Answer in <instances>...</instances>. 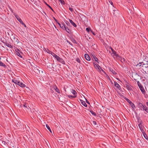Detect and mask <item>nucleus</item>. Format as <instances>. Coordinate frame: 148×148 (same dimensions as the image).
I'll return each mask as SVG.
<instances>
[{
    "mask_svg": "<svg viewBox=\"0 0 148 148\" xmlns=\"http://www.w3.org/2000/svg\"><path fill=\"white\" fill-rule=\"evenodd\" d=\"M138 107L142 111H145L147 112L148 113V108L145 105H143L141 103H139L138 104Z\"/></svg>",
    "mask_w": 148,
    "mask_h": 148,
    "instance_id": "obj_1",
    "label": "nucleus"
},
{
    "mask_svg": "<svg viewBox=\"0 0 148 148\" xmlns=\"http://www.w3.org/2000/svg\"><path fill=\"white\" fill-rule=\"evenodd\" d=\"M12 81L13 83L18 85L21 87L24 88L25 87V84H23L22 82H20V81H18L17 79H12Z\"/></svg>",
    "mask_w": 148,
    "mask_h": 148,
    "instance_id": "obj_2",
    "label": "nucleus"
},
{
    "mask_svg": "<svg viewBox=\"0 0 148 148\" xmlns=\"http://www.w3.org/2000/svg\"><path fill=\"white\" fill-rule=\"evenodd\" d=\"M125 86L128 90L130 91L132 90V86L127 81H126L125 83Z\"/></svg>",
    "mask_w": 148,
    "mask_h": 148,
    "instance_id": "obj_3",
    "label": "nucleus"
},
{
    "mask_svg": "<svg viewBox=\"0 0 148 148\" xmlns=\"http://www.w3.org/2000/svg\"><path fill=\"white\" fill-rule=\"evenodd\" d=\"M125 99L127 101V102L129 103L131 106L132 108L133 109H134L135 108V106L134 103L131 102L129 99L126 98H125Z\"/></svg>",
    "mask_w": 148,
    "mask_h": 148,
    "instance_id": "obj_4",
    "label": "nucleus"
},
{
    "mask_svg": "<svg viewBox=\"0 0 148 148\" xmlns=\"http://www.w3.org/2000/svg\"><path fill=\"white\" fill-rule=\"evenodd\" d=\"M111 55L113 56H115L116 58L117 59H119L121 57L118 54H117L116 52L114 51L112 52V53H111Z\"/></svg>",
    "mask_w": 148,
    "mask_h": 148,
    "instance_id": "obj_5",
    "label": "nucleus"
},
{
    "mask_svg": "<svg viewBox=\"0 0 148 148\" xmlns=\"http://www.w3.org/2000/svg\"><path fill=\"white\" fill-rule=\"evenodd\" d=\"M5 44V45L10 48H12V46L11 45L10 42H4V41H2Z\"/></svg>",
    "mask_w": 148,
    "mask_h": 148,
    "instance_id": "obj_6",
    "label": "nucleus"
},
{
    "mask_svg": "<svg viewBox=\"0 0 148 148\" xmlns=\"http://www.w3.org/2000/svg\"><path fill=\"white\" fill-rule=\"evenodd\" d=\"M15 53L18 56L20 57L21 58H22V56L21 55V54H20L21 52L20 51L19 49H16L15 50Z\"/></svg>",
    "mask_w": 148,
    "mask_h": 148,
    "instance_id": "obj_7",
    "label": "nucleus"
},
{
    "mask_svg": "<svg viewBox=\"0 0 148 148\" xmlns=\"http://www.w3.org/2000/svg\"><path fill=\"white\" fill-rule=\"evenodd\" d=\"M140 65H139V64H137L136 66L137 67H139L140 66H142L143 68H147L148 67V64H140Z\"/></svg>",
    "mask_w": 148,
    "mask_h": 148,
    "instance_id": "obj_8",
    "label": "nucleus"
},
{
    "mask_svg": "<svg viewBox=\"0 0 148 148\" xmlns=\"http://www.w3.org/2000/svg\"><path fill=\"white\" fill-rule=\"evenodd\" d=\"M15 16L17 20L20 23L22 24L23 23V21H22L19 16L17 15H15Z\"/></svg>",
    "mask_w": 148,
    "mask_h": 148,
    "instance_id": "obj_9",
    "label": "nucleus"
},
{
    "mask_svg": "<svg viewBox=\"0 0 148 148\" xmlns=\"http://www.w3.org/2000/svg\"><path fill=\"white\" fill-rule=\"evenodd\" d=\"M58 61L59 62H60L62 64H65V62L64 60L62 58L60 57H59L58 59Z\"/></svg>",
    "mask_w": 148,
    "mask_h": 148,
    "instance_id": "obj_10",
    "label": "nucleus"
},
{
    "mask_svg": "<svg viewBox=\"0 0 148 148\" xmlns=\"http://www.w3.org/2000/svg\"><path fill=\"white\" fill-rule=\"evenodd\" d=\"M114 83L115 86L116 87L117 89L120 90L121 87L119 84L116 82H114Z\"/></svg>",
    "mask_w": 148,
    "mask_h": 148,
    "instance_id": "obj_11",
    "label": "nucleus"
},
{
    "mask_svg": "<svg viewBox=\"0 0 148 148\" xmlns=\"http://www.w3.org/2000/svg\"><path fill=\"white\" fill-rule=\"evenodd\" d=\"M84 57L87 60L90 61V58L88 54H85Z\"/></svg>",
    "mask_w": 148,
    "mask_h": 148,
    "instance_id": "obj_12",
    "label": "nucleus"
},
{
    "mask_svg": "<svg viewBox=\"0 0 148 148\" xmlns=\"http://www.w3.org/2000/svg\"><path fill=\"white\" fill-rule=\"evenodd\" d=\"M13 41L16 44L19 42V40L16 37H14L13 38Z\"/></svg>",
    "mask_w": 148,
    "mask_h": 148,
    "instance_id": "obj_13",
    "label": "nucleus"
},
{
    "mask_svg": "<svg viewBox=\"0 0 148 148\" xmlns=\"http://www.w3.org/2000/svg\"><path fill=\"white\" fill-rule=\"evenodd\" d=\"M69 21L75 27H76L77 26L76 25L75 23L71 19H69Z\"/></svg>",
    "mask_w": 148,
    "mask_h": 148,
    "instance_id": "obj_14",
    "label": "nucleus"
},
{
    "mask_svg": "<svg viewBox=\"0 0 148 148\" xmlns=\"http://www.w3.org/2000/svg\"><path fill=\"white\" fill-rule=\"evenodd\" d=\"M109 70L113 74H114L116 75V74L117 73L114 70H113L112 68H109Z\"/></svg>",
    "mask_w": 148,
    "mask_h": 148,
    "instance_id": "obj_15",
    "label": "nucleus"
},
{
    "mask_svg": "<svg viewBox=\"0 0 148 148\" xmlns=\"http://www.w3.org/2000/svg\"><path fill=\"white\" fill-rule=\"evenodd\" d=\"M60 27L63 29H64L65 28V25L64 23H62Z\"/></svg>",
    "mask_w": 148,
    "mask_h": 148,
    "instance_id": "obj_16",
    "label": "nucleus"
},
{
    "mask_svg": "<svg viewBox=\"0 0 148 148\" xmlns=\"http://www.w3.org/2000/svg\"><path fill=\"white\" fill-rule=\"evenodd\" d=\"M80 101L81 102V103L83 106H84L86 107L87 106V105L86 103L85 102L82 100L80 99Z\"/></svg>",
    "mask_w": 148,
    "mask_h": 148,
    "instance_id": "obj_17",
    "label": "nucleus"
},
{
    "mask_svg": "<svg viewBox=\"0 0 148 148\" xmlns=\"http://www.w3.org/2000/svg\"><path fill=\"white\" fill-rule=\"evenodd\" d=\"M92 56L93 58L98 63H99V62L98 61V59L94 55H92Z\"/></svg>",
    "mask_w": 148,
    "mask_h": 148,
    "instance_id": "obj_18",
    "label": "nucleus"
},
{
    "mask_svg": "<svg viewBox=\"0 0 148 148\" xmlns=\"http://www.w3.org/2000/svg\"><path fill=\"white\" fill-rule=\"evenodd\" d=\"M64 29L65 30L66 32L69 33H71V31L70 30L69 28L67 27H65V28Z\"/></svg>",
    "mask_w": 148,
    "mask_h": 148,
    "instance_id": "obj_19",
    "label": "nucleus"
},
{
    "mask_svg": "<svg viewBox=\"0 0 148 148\" xmlns=\"http://www.w3.org/2000/svg\"><path fill=\"white\" fill-rule=\"evenodd\" d=\"M89 111L92 114V115L94 116H96V115H97L96 113L95 112H94L92 110H89Z\"/></svg>",
    "mask_w": 148,
    "mask_h": 148,
    "instance_id": "obj_20",
    "label": "nucleus"
},
{
    "mask_svg": "<svg viewBox=\"0 0 148 148\" xmlns=\"http://www.w3.org/2000/svg\"><path fill=\"white\" fill-rule=\"evenodd\" d=\"M0 66H3L5 68L6 67V66L1 61H0Z\"/></svg>",
    "mask_w": 148,
    "mask_h": 148,
    "instance_id": "obj_21",
    "label": "nucleus"
},
{
    "mask_svg": "<svg viewBox=\"0 0 148 148\" xmlns=\"http://www.w3.org/2000/svg\"><path fill=\"white\" fill-rule=\"evenodd\" d=\"M142 92V93L143 94H144L145 92V90L144 89V88H143V86H142V88L140 87L139 88Z\"/></svg>",
    "mask_w": 148,
    "mask_h": 148,
    "instance_id": "obj_22",
    "label": "nucleus"
},
{
    "mask_svg": "<svg viewBox=\"0 0 148 148\" xmlns=\"http://www.w3.org/2000/svg\"><path fill=\"white\" fill-rule=\"evenodd\" d=\"M140 64H148V61H146V60H144L142 62H140L139 63Z\"/></svg>",
    "mask_w": 148,
    "mask_h": 148,
    "instance_id": "obj_23",
    "label": "nucleus"
},
{
    "mask_svg": "<svg viewBox=\"0 0 148 148\" xmlns=\"http://www.w3.org/2000/svg\"><path fill=\"white\" fill-rule=\"evenodd\" d=\"M48 53L49 54H51V55H52L53 56L55 54L54 53L49 50V49H48Z\"/></svg>",
    "mask_w": 148,
    "mask_h": 148,
    "instance_id": "obj_24",
    "label": "nucleus"
},
{
    "mask_svg": "<svg viewBox=\"0 0 148 148\" xmlns=\"http://www.w3.org/2000/svg\"><path fill=\"white\" fill-rule=\"evenodd\" d=\"M144 138L147 140H148V137L145 133H144L143 134Z\"/></svg>",
    "mask_w": 148,
    "mask_h": 148,
    "instance_id": "obj_25",
    "label": "nucleus"
},
{
    "mask_svg": "<svg viewBox=\"0 0 148 148\" xmlns=\"http://www.w3.org/2000/svg\"><path fill=\"white\" fill-rule=\"evenodd\" d=\"M137 143L139 145L141 144V140L139 138L137 139Z\"/></svg>",
    "mask_w": 148,
    "mask_h": 148,
    "instance_id": "obj_26",
    "label": "nucleus"
},
{
    "mask_svg": "<svg viewBox=\"0 0 148 148\" xmlns=\"http://www.w3.org/2000/svg\"><path fill=\"white\" fill-rule=\"evenodd\" d=\"M46 127L47 128V129L49 130V131L51 133H52V132H51V129H50L49 126L47 124L46 125Z\"/></svg>",
    "mask_w": 148,
    "mask_h": 148,
    "instance_id": "obj_27",
    "label": "nucleus"
},
{
    "mask_svg": "<svg viewBox=\"0 0 148 148\" xmlns=\"http://www.w3.org/2000/svg\"><path fill=\"white\" fill-rule=\"evenodd\" d=\"M137 84L139 88L141 87L142 88L143 86H142L141 83L138 81L137 82Z\"/></svg>",
    "mask_w": 148,
    "mask_h": 148,
    "instance_id": "obj_28",
    "label": "nucleus"
},
{
    "mask_svg": "<svg viewBox=\"0 0 148 148\" xmlns=\"http://www.w3.org/2000/svg\"><path fill=\"white\" fill-rule=\"evenodd\" d=\"M45 4L52 11L54 12V11L53 9L47 3H45Z\"/></svg>",
    "mask_w": 148,
    "mask_h": 148,
    "instance_id": "obj_29",
    "label": "nucleus"
},
{
    "mask_svg": "<svg viewBox=\"0 0 148 148\" xmlns=\"http://www.w3.org/2000/svg\"><path fill=\"white\" fill-rule=\"evenodd\" d=\"M86 31L88 32H89L90 31V32L91 30L90 28H89V27L86 28Z\"/></svg>",
    "mask_w": 148,
    "mask_h": 148,
    "instance_id": "obj_30",
    "label": "nucleus"
},
{
    "mask_svg": "<svg viewBox=\"0 0 148 148\" xmlns=\"http://www.w3.org/2000/svg\"><path fill=\"white\" fill-rule=\"evenodd\" d=\"M68 97H69V98H71V97L74 98L76 97V96H72L71 95H69L68 96Z\"/></svg>",
    "mask_w": 148,
    "mask_h": 148,
    "instance_id": "obj_31",
    "label": "nucleus"
},
{
    "mask_svg": "<svg viewBox=\"0 0 148 148\" xmlns=\"http://www.w3.org/2000/svg\"><path fill=\"white\" fill-rule=\"evenodd\" d=\"M56 92H57L58 93H60V91L58 88H57L56 89Z\"/></svg>",
    "mask_w": 148,
    "mask_h": 148,
    "instance_id": "obj_32",
    "label": "nucleus"
},
{
    "mask_svg": "<svg viewBox=\"0 0 148 148\" xmlns=\"http://www.w3.org/2000/svg\"><path fill=\"white\" fill-rule=\"evenodd\" d=\"M138 127L140 128V130L143 128V127L142 126V125L141 123H140L138 125Z\"/></svg>",
    "mask_w": 148,
    "mask_h": 148,
    "instance_id": "obj_33",
    "label": "nucleus"
},
{
    "mask_svg": "<svg viewBox=\"0 0 148 148\" xmlns=\"http://www.w3.org/2000/svg\"><path fill=\"white\" fill-rule=\"evenodd\" d=\"M48 49H46L45 48H44L43 49V50L44 51H45L46 52H47V53H48Z\"/></svg>",
    "mask_w": 148,
    "mask_h": 148,
    "instance_id": "obj_34",
    "label": "nucleus"
},
{
    "mask_svg": "<svg viewBox=\"0 0 148 148\" xmlns=\"http://www.w3.org/2000/svg\"><path fill=\"white\" fill-rule=\"evenodd\" d=\"M76 61L80 63V60L79 58H77L76 59Z\"/></svg>",
    "mask_w": 148,
    "mask_h": 148,
    "instance_id": "obj_35",
    "label": "nucleus"
},
{
    "mask_svg": "<svg viewBox=\"0 0 148 148\" xmlns=\"http://www.w3.org/2000/svg\"><path fill=\"white\" fill-rule=\"evenodd\" d=\"M72 93L73 94L75 95L76 93V92L75 90H73L72 92Z\"/></svg>",
    "mask_w": 148,
    "mask_h": 148,
    "instance_id": "obj_36",
    "label": "nucleus"
},
{
    "mask_svg": "<svg viewBox=\"0 0 148 148\" xmlns=\"http://www.w3.org/2000/svg\"><path fill=\"white\" fill-rule=\"evenodd\" d=\"M2 143L4 145H6V144H7V143L5 141H2Z\"/></svg>",
    "mask_w": 148,
    "mask_h": 148,
    "instance_id": "obj_37",
    "label": "nucleus"
},
{
    "mask_svg": "<svg viewBox=\"0 0 148 148\" xmlns=\"http://www.w3.org/2000/svg\"><path fill=\"white\" fill-rule=\"evenodd\" d=\"M141 132H142V133H143H143H145V132L144 131V130L143 128L141 129L140 130Z\"/></svg>",
    "mask_w": 148,
    "mask_h": 148,
    "instance_id": "obj_38",
    "label": "nucleus"
},
{
    "mask_svg": "<svg viewBox=\"0 0 148 148\" xmlns=\"http://www.w3.org/2000/svg\"><path fill=\"white\" fill-rule=\"evenodd\" d=\"M61 4L64 5L65 4V3L64 2V1L63 0H62L61 1V2H60Z\"/></svg>",
    "mask_w": 148,
    "mask_h": 148,
    "instance_id": "obj_39",
    "label": "nucleus"
},
{
    "mask_svg": "<svg viewBox=\"0 0 148 148\" xmlns=\"http://www.w3.org/2000/svg\"><path fill=\"white\" fill-rule=\"evenodd\" d=\"M69 10L71 12H73V9L72 8L69 7Z\"/></svg>",
    "mask_w": 148,
    "mask_h": 148,
    "instance_id": "obj_40",
    "label": "nucleus"
},
{
    "mask_svg": "<svg viewBox=\"0 0 148 148\" xmlns=\"http://www.w3.org/2000/svg\"><path fill=\"white\" fill-rule=\"evenodd\" d=\"M53 88H54V89H55L56 90V89L57 88H58V87H57V86H56V85H55L54 86H53Z\"/></svg>",
    "mask_w": 148,
    "mask_h": 148,
    "instance_id": "obj_41",
    "label": "nucleus"
},
{
    "mask_svg": "<svg viewBox=\"0 0 148 148\" xmlns=\"http://www.w3.org/2000/svg\"><path fill=\"white\" fill-rule=\"evenodd\" d=\"M23 106L27 108V104L26 103H25L24 104Z\"/></svg>",
    "mask_w": 148,
    "mask_h": 148,
    "instance_id": "obj_42",
    "label": "nucleus"
},
{
    "mask_svg": "<svg viewBox=\"0 0 148 148\" xmlns=\"http://www.w3.org/2000/svg\"><path fill=\"white\" fill-rule=\"evenodd\" d=\"M65 23L68 25H70L69 23L67 21H66Z\"/></svg>",
    "mask_w": 148,
    "mask_h": 148,
    "instance_id": "obj_43",
    "label": "nucleus"
},
{
    "mask_svg": "<svg viewBox=\"0 0 148 148\" xmlns=\"http://www.w3.org/2000/svg\"><path fill=\"white\" fill-rule=\"evenodd\" d=\"M66 41L69 44H70V45H72V43L70 42L69 41H68V40H66Z\"/></svg>",
    "mask_w": 148,
    "mask_h": 148,
    "instance_id": "obj_44",
    "label": "nucleus"
},
{
    "mask_svg": "<svg viewBox=\"0 0 148 148\" xmlns=\"http://www.w3.org/2000/svg\"><path fill=\"white\" fill-rule=\"evenodd\" d=\"M93 124L94 125H96L97 124L96 122L95 121H93Z\"/></svg>",
    "mask_w": 148,
    "mask_h": 148,
    "instance_id": "obj_45",
    "label": "nucleus"
},
{
    "mask_svg": "<svg viewBox=\"0 0 148 148\" xmlns=\"http://www.w3.org/2000/svg\"><path fill=\"white\" fill-rule=\"evenodd\" d=\"M53 18L56 23H58V21L56 19V18L54 17H53Z\"/></svg>",
    "mask_w": 148,
    "mask_h": 148,
    "instance_id": "obj_46",
    "label": "nucleus"
},
{
    "mask_svg": "<svg viewBox=\"0 0 148 148\" xmlns=\"http://www.w3.org/2000/svg\"><path fill=\"white\" fill-rule=\"evenodd\" d=\"M21 24H22V25H23V26H24L25 27H26V25L25 24V23H23H23H22Z\"/></svg>",
    "mask_w": 148,
    "mask_h": 148,
    "instance_id": "obj_47",
    "label": "nucleus"
},
{
    "mask_svg": "<svg viewBox=\"0 0 148 148\" xmlns=\"http://www.w3.org/2000/svg\"><path fill=\"white\" fill-rule=\"evenodd\" d=\"M94 35H95V34L93 32V31L91 30V31H90Z\"/></svg>",
    "mask_w": 148,
    "mask_h": 148,
    "instance_id": "obj_48",
    "label": "nucleus"
},
{
    "mask_svg": "<svg viewBox=\"0 0 148 148\" xmlns=\"http://www.w3.org/2000/svg\"><path fill=\"white\" fill-rule=\"evenodd\" d=\"M59 58V57L58 56H57L56 58H56L57 60L58 61V58Z\"/></svg>",
    "mask_w": 148,
    "mask_h": 148,
    "instance_id": "obj_49",
    "label": "nucleus"
},
{
    "mask_svg": "<svg viewBox=\"0 0 148 148\" xmlns=\"http://www.w3.org/2000/svg\"><path fill=\"white\" fill-rule=\"evenodd\" d=\"M110 48L111 49V50L112 52L114 51L111 47H110Z\"/></svg>",
    "mask_w": 148,
    "mask_h": 148,
    "instance_id": "obj_50",
    "label": "nucleus"
},
{
    "mask_svg": "<svg viewBox=\"0 0 148 148\" xmlns=\"http://www.w3.org/2000/svg\"><path fill=\"white\" fill-rule=\"evenodd\" d=\"M86 102L87 103H88V104H90V103L86 99Z\"/></svg>",
    "mask_w": 148,
    "mask_h": 148,
    "instance_id": "obj_51",
    "label": "nucleus"
},
{
    "mask_svg": "<svg viewBox=\"0 0 148 148\" xmlns=\"http://www.w3.org/2000/svg\"><path fill=\"white\" fill-rule=\"evenodd\" d=\"M57 56H58L55 54L53 56L54 58H56Z\"/></svg>",
    "mask_w": 148,
    "mask_h": 148,
    "instance_id": "obj_52",
    "label": "nucleus"
},
{
    "mask_svg": "<svg viewBox=\"0 0 148 148\" xmlns=\"http://www.w3.org/2000/svg\"><path fill=\"white\" fill-rule=\"evenodd\" d=\"M148 60V58H145V59H144V60H146V61H148V60Z\"/></svg>",
    "mask_w": 148,
    "mask_h": 148,
    "instance_id": "obj_53",
    "label": "nucleus"
},
{
    "mask_svg": "<svg viewBox=\"0 0 148 148\" xmlns=\"http://www.w3.org/2000/svg\"><path fill=\"white\" fill-rule=\"evenodd\" d=\"M57 23L58 24V25L60 27L61 24H60V23H58H58Z\"/></svg>",
    "mask_w": 148,
    "mask_h": 148,
    "instance_id": "obj_54",
    "label": "nucleus"
},
{
    "mask_svg": "<svg viewBox=\"0 0 148 148\" xmlns=\"http://www.w3.org/2000/svg\"><path fill=\"white\" fill-rule=\"evenodd\" d=\"M10 10L12 12H13V10L11 8H10Z\"/></svg>",
    "mask_w": 148,
    "mask_h": 148,
    "instance_id": "obj_55",
    "label": "nucleus"
},
{
    "mask_svg": "<svg viewBox=\"0 0 148 148\" xmlns=\"http://www.w3.org/2000/svg\"><path fill=\"white\" fill-rule=\"evenodd\" d=\"M73 42H74V43H76V41L75 40V39H73Z\"/></svg>",
    "mask_w": 148,
    "mask_h": 148,
    "instance_id": "obj_56",
    "label": "nucleus"
},
{
    "mask_svg": "<svg viewBox=\"0 0 148 148\" xmlns=\"http://www.w3.org/2000/svg\"><path fill=\"white\" fill-rule=\"evenodd\" d=\"M95 65V67H96L95 65H96V66H97V65H98V66H99V67H100V66H99L98 64H95V65Z\"/></svg>",
    "mask_w": 148,
    "mask_h": 148,
    "instance_id": "obj_57",
    "label": "nucleus"
},
{
    "mask_svg": "<svg viewBox=\"0 0 148 148\" xmlns=\"http://www.w3.org/2000/svg\"><path fill=\"white\" fill-rule=\"evenodd\" d=\"M110 3L111 5H113V3L112 1L110 2Z\"/></svg>",
    "mask_w": 148,
    "mask_h": 148,
    "instance_id": "obj_58",
    "label": "nucleus"
},
{
    "mask_svg": "<svg viewBox=\"0 0 148 148\" xmlns=\"http://www.w3.org/2000/svg\"><path fill=\"white\" fill-rule=\"evenodd\" d=\"M146 103L147 106H148V102H147Z\"/></svg>",
    "mask_w": 148,
    "mask_h": 148,
    "instance_id": "obj_59",
    "label": "nucleus"
},
{
    "mask_svg": "<svg viewBox=\"0 0 148 148\" xmlns=\"http://www.w3.org/2000/svg\"><path fill=\"white\" fill-rule=\"evenodd\" d=\"M62 0H60V1H60V2H61V1H62Z\"/></svg>",
    "mask_w": 148,
    "mask_h": 148,
    "instance_id": "obj_60",
    "label": "nucleus"
},
{
    "mask_svg": "<svg viewBox=\"0 0 148 148\" xmlns=\"http://www.w3.org/2000/svg\"><path fill=\"white\" fill-rule=\"evenodd\" d=\"M145 72L146 73V71H145Z\"/></svg>",
    "mask_w": 148,
    "mask_h": 148,
    "instance_id": "obj_61",
    "label": "nucleus"
},
{
    "mask_svg": "<svg viewBox=\"0 0 148 148\" xmlns=\"http://www.w3.org/2000/svg\"><path fill=\"white\" fill-rule=\"evenodd\" d=\"M136 75H138V76H139V75H138V74H137V73H136Z\"/></svg>",
    "mask_w": 148,
    "mask_h": 148,
    "instance_id": "obj_62",
    "label": "nucleus"
},
{
    "mask_svg": "<svg viewBox=\"0 0 148 148\" xmlns=\"http://www.w3.org/2000/svg\"><path fill=\"white\" fill-rule=\"evenodd\" d=\"M59 1H60V0H58Z\"/></svg>",
    "mask_w": 148,
    "mask_h": 148,
    "instance_id": "obj_63",
    "label": "nucleus"
}]
</instances>
